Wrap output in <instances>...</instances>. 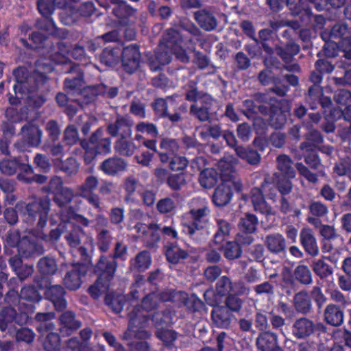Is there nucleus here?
Listing matches in <instances>:
<instances>
[{
  "label": "nucleus",
  "instance_id": "nucleus-1",
  "mask_svg": "<svg viewBox=\"0 0 351 351\" xmlns=\"http://www.w3.org/2000/svg\"><path fill=\"white\" fill-rule=\"evenodd\" d=\"M193 203L195 206L190 208L186 213L187 220L181 223L182 233L191 240L200 243L206 238V228L208 224L210 210L208 202L204 199L195 198Z\"/></svg>",
  "mask_w": 351,
  "mask_h": 351
},
{
  "label": "nucleus",
  "instance_id": "nucleus-2",
  "mask_svg": "<svg viewBox=\"0 0 351 351\" xmlns=\"http://www.w3.org/2000/svg\"><path fill=\"white\" fill-rule=\"evenodd\" d=\"M42 63L37 64V71L40 74L38 77L28 76L27 71L25 68H18L14 71V75L16 84L14 86L16 99L20 101L26 100L29 105L40 106L45 101L41 97H36L34 92L38 89L40 84L45 81V75L41 71Z\"/></svg>",
  "mask_w": 351,
  "mask_h": 351
},
{
  "label": "nucleus",
  "instance_id": "nucleus-3",
  "mask_svg": "<svg viewBox=\"0 0 351 351\" xmlns=\"http://www.w3.org/2000/svg\"><path fill=\"white\" fill-rule=\"evenodd\" d=\"M159 305V300L155 291L145 295L141 300V305L133 306L132 310L128 313V330L135 333L147 335V332L143 328L149 322V315L144 314L143 312L145 311L148 313L156 310Z\"/></svg>",
  "mask_w": 351,
  "mask_h": 351
},
{
  "label": "nucleus",
  "instance_id": "nucleus-4",
  "mask_svg": "<svg viewBox=\"0 0 351 351\" xmlns=\"http://www.w3.org/2000/svg\"><path fill=\"white\" fill-rule=\"evenodd\" d=\"M16 208L23 215L24 219L28 223H34L38 219L37 226L38 228H43L48 221L50 200L45 197L35 199L28 204L20 202L16 204Z\"/></svg>",
  "mask_w": 351,
  "mask_h": 351
},
{
  "label": "nucleus",
  "instance_id": "nucleus-5",
  "mask_svg": "<svg viewBox=\"0 0 351 351\" xmlns=\"http://www.w3.org/2000/svg\"><path fill=\"white\" fill-rule=\"evenodd\" d=\"M120 58L123 69L126 73L134 74L139 68L141 53L139 46L132 44L127 47H111V59Z\"/></svg>",
  "mask_w": 351,
  "mask_h": 351
},
{
  "label": "nucleus",
  "instance_id": "nucleus-6",
  "mask_svg": "<svg viewBox=\"0 0 351 351\" xmlns=\"http://www.w3.org/2000/svg\"><path fill=\"white\" fill-rule=\"evenodd\" d=\"M110 261L109 256L101 255L95 267V271L99 274L95 284L89 288V293L94 299H97L104 295L105 303L110 305L109 295L110 287Z\"/></svg>",
  "mask_w": 351,
  "mask_h": 351
},
{
  "label": "nucleus",
  "instance_id": "nucleus-7",
  "mask_svg": "<svg viewBox=\"0 0 351 351\" xmlns=\"http://www.w3.org/2000/svg\"><path fill=\"white\" fill-rule=\"evenodd\" d=\"M283 287L287 293L295 292L298 289V285L308 286L313 282L312 273L308 265L298 264L292 272L283 274L282 278Z\"/></svg>",
  "mask_w": 351,
  "mask_h": 351
},
{
  "label": "nucleus",
  "instance_id": "nucleus-8",
  "mask_svg": "<svg viewBox=\"0 0 351 351\" xmlns=\"http://www.w3.org/2000/svg\"><path fill=\"white\" fill-rule=\"evenodd\" d=\"M35 285L41 289H45L46 298L50 300L57 311H62L66 306L64 299L65 291L60 285H52L47 277H41L34 280Z\"/></svg>",
  "mask_w": 351,
  "mask_h": 351
},
{
  "label": "nucleus",
  "instance_id": "nucleus-9",
  "mask_svg": "<svg viewBox=\"0 0 351 351\" xmlns=\"http://www.w3.org/2000/svg\"><path fill=\"white\" fill-rule=\"evenodd\" d=\"M110 125L106 129H98L90 137V143L92 145H96L94 150L93 147L86 149L84 158L86 164H89L94 159L97 154H108L109 152L110 142L108 140V134Z\"/></svg>",
  "mask_w": 351,
  "mask_h": 351
},
{
  "label": "nucleus",
  "instance_id": "nucleus-10",
  "mask_svg": "<svg viewBox=\"0 0 351 351\" xmlns=\"http://www.w3.org/2000/svg\"><path fill=\"white\" fill-rule=\"evenodd\" d=\"M322 332H326V327L323 324L315 323L306 317L297 318L292 324V335L296 339H306Z\"/></svg>",
  "mask_w": 351,
  "mask_h": 351
},
{
  "label": "nucleus",
  "instance_id": "nucleus-11",
  "mask_svg": "<svg viewBox=\"0 0 351 351\" xmlns=\"http://www.w3.org/2000/svg\"><path fill=\"white\" fill-rule=\"evenodd\" d=\"M258 225L257 216L247 213L241 217L238 223V232L236 239L243 245H250L254 241L253 234L256 231Z\"/></svg>",
  "mask_w": 351,
  "mask_h": 351
},
{
  "label": "nucleus",
  "instance_id": "nucleus-12",
  "mask_svg": "<svg viewBox=\"0 0 351 351\" xmlns=\"http://www.w3.org/2000/svg\"><path fill=\"white\" fill-rule=\"evenodd\" d=\"M113 5L112 14L116 17V20H111V26L120 27H128L130 24V18L136 12L125 0H111Z\"/></svg>",
  "mask_w": 351,
  "mask_h": 351
},
{
  "label": "nucleus",
  "instance_id": "nucleus-13",
  "mask_svg": "<svg viewBox=\"0 0 351 351\" xmlns=\"http://www.w3.org/2000/svg\"><path fill=\"white\" fill-rule=\"evenodd\" d=\"M320 36L322 39H334L341 46L351 47V28L345 22H338L330 31H323Z\"/></svg>",
  "mask_w": 351,
  "mask_h": 351
},
{
  "label": "nucleus",
  "instance_id": "nucleus-14",
  "mask_svg": "<svg viewBox=\"0 0 351 351\" xmlns=\"http://www.w3.org/2000/svg\"><path fill=\"white\" fill-rule=\"evenodd\" d=\"M269 184L268 180L264 178L260 186H254L250 191V198L254 210L266 216L272 214V208L266 202L263 194Z\"/></svg>",
  "mask_w": 351,
  "mask_h": 351
},
{
  "label": "nucleus",
  "instance_id": "nucleus-15",
  "mask_svg": "<svg viewBox=\"0 0 351 351\" xmlns=\"http://www.w3.org/2000/svg\"><path fill=\"white\" fill-rule=\"evenodd\" d=\"M272 31L269 29H262L258 32L259 39L261 40V47L265 54L263 58V63L265 66L274 67L275 69H280L281 62L277 57L274 56V49L267 43L269 37L271 36Z\"/></svg>",
  "mask_w": 351,
  "mask_h": 351
},
{
  "label": "nucleus",
  "instance_id": "nucleus-16",
  "mask_svg": "<svg viewBox=\"0 0 351 351\" xmlns=\"http://www.w3.org/2000/svg\"><path fill=\"white\" fill-rule=\"evenodd\" d=\"M135 228L147 247H154L160 242V229L157 223L152 222L149 225H146L138 223L135 226Z\"/></svg>",
  "mask_w": 351,
  "mask_h": 351
},
{
  "label": "nucleus",
  "instance_id": "nucleus-17",
  "mask_svg": "<svg viewBox=\"0 0 351 351\" xmlns=\"http://www.w3.org/2000/svg\"><path fill=\"white\" fill-rule=\"evenodd\" d=\"M82 84L83 80L82 75L72 79L67 78L64 81V86L66 90L79 92V95L84 98L82 102L89 104L94 101L97 93L93 86L86 87L81 91Z\"/></svg>",
  "mask_w": 351,
  "mask_h": 351
},
{
  "label": "nucleus",
  "instance_id": "nucleus-18",
  "mask_svg": "<svg viewBox=\"0 0 351 351\" xmlns=\"http://www.w3.org/2000/svg\"><path fill=\"white\" fill-rule=\"evenodd\" d=\"M256 345L259 351H284L278 343L277 333L271 330L260 332Z\"/></svg>",
  "mask_w": 351,
  "mask_h": 351
},
{
  "label": "nucleus",
  "instance_id": "nucleus-19",
  "mask_svg": "<svg viewBox=\"0 0 351 351\" xmlns=\"http://www.w3.org/2000/svg\"><path fill=\"white\" fill-rule=\"evenodd\" d=\"M274 49V54L276 53L284 64H288L294 61V57L300 53L301 49L298 44L291 40L276 45Z\"/></svg>",
  "mask_w": 351,
  "mask_h": 351
},
{
  "label": "nucleus",
  "instance_id": "nucleus-20",
  "mask_svg": "<svg viewBox=\"0 0 351 351\" xmlns=\"http://www.w3.org/2000/svg\"><path fill=\"white\" fill-rule=\"evenodd\" d=\"M151 108L154 115L159 119H167L172 123H178L182 120V116L179 112L169 114L168 112V104L167 99L158 97L151 103Z\"/></svg>",
  "mask_w": 351,
  "mask_h": 351
},
{
  "label": "nucleus",
  "instance_id": "nucleus-21",
  "mask_svg": "<svg viewBox=\"0 0 351 351\" xmlns=\"http://www.w3.org/2000/svg\"><path fill=\"white\" fill-rule=\"evenodd\" d=\"M232 196L233 192L230 183L223 181L215 189L212 201L215 206L222 208L230 203Z\"/></svg>",
  "mask_w": 351,
  "mask_h": 351
},
{
  "label": "nucleus",
  "instance_id": "nucleus-22",
  "mask_svg": "<svg viewBox=\"0 0 351 351\" xmlns=\"http://www.w3.org/2000/svg\"><path fill=\"white\" fill-rule=\"evenodd\" d=\"M85 266L83 265L75 264L66 272L64 278V284L65 287L70 290L77 289L81 284V277L85 275Z\"/></svg>",
  "mask_w": 351,
  "mask_h": 351
},
{
  "label": "nucleus",
  "instance_id": "nucleus-23",
  "mask_svg": "<svg viewBox=\"0 0 351 351\" xmlns=\"http://www.w3.org/2000/svg\"><path fill=\"white\" fill-rule=\"evenodd\" d=\"M158 157L162 163H167L171 158L178 154L180 145L176 139L167 138L165 137L160 142Z\"/></svg>",
  "mask_w": 351,
  "mask_h": 351
},
{
  "label": "nucleus",
  "instance_id": "nucleus-24",
  "mask_svg": "<svg viewBox=\"0 0 351 351\" xmlns=\"http://www.w3.org/2000/svg\"><path fill=\"white\" fill-rule=\"evenodd\" d=\"M132 120L128 117L118 115L114 124H111V136L131 137Z\"/></svg>",
  "mask_w": 351,
  "mask_h": 351
},
{
  "label": "nucleus",
  "instance_id": "nucleus-25",
  "mask_svg": "<svg viewBox=\"0 0 351 351\" xmlns=\"http://www.w3.org/2000/svg\"><path fill=\"white\" fill-rule=\"evenodd\" d=\"M344 313L340 305L330 303L324 311V320L332 326H340L343 322Z\"/></svg>",
  "mask_w": 351,
  "mask_h": 351
},
{
  "label": "nucleus",
  "instance_id": "nucleus-26",
  "mask_svg": "<svg viewBox=\"0 0 351 351\" xmlns=\"http://www.w3.org/2000/svg\"><path fill=\"white\" fill-rule=\"evenodd\" d=\"M316 0H287V6L295 16H299L302 19L304 17L310 19L313 16V12L308 1H315Z\"/></svg>",
  "mask_w": 351,
  "mask_h": 351
},
{
  "label": "nucleus",
  "instance_id": "nucleus-27",
  "mask_svg": "<svg viewBox=\"0 0 351 351\" xmlns=\"http://www.w3.org/2000/svg\"><path fill=\"white\" fill-rule=\"evenodd\" d=\"M166 259L169 263L178 264L189 256L188 252L181 249L176 241H168L165 245Z\"/></svg>",
  "mask_w": 351,
  "mask_h": 351
},
{
  "label": "nucleus",
  "instance_id": "nucleus-28",
  "mask_svg": "<svg viewBox=\"0 0 351 351\" xmlns=\"http://www.w3.org/2000/svg\"><path fill=\"white\" fill-rule=\"evenodd\" d=\"M194 18L197 25L205 31L215 30L217 26V20L213 13L205 9L195 12Z\"/></svg>",
  "mask_w": 351,
  "mask_h": 351
},
{
  "label": "nucleus",
  "instance_id": "nucleus-29",
  "mask_svg": "<svg viewBox=\"0 0 351 351\" xmlns=\"http://www.w3.org/2000/svg\"><path fill=\"white\" fill-rule=\"evenodd\" d=\"M265 245L273 254L284 253L287 248V241L280 233L269 234L266 236Z\"/></svg>",
  "mask_w": 351,
  "mask_h": 351
},
{
  "label": "nucleus",
  "instance_id": "nucleus-30",
  "mask_svg": "<svg viewBox=\"0 0 351 351\" xmlns=\"http://www.w3.org/2000/svg\"><path fill=\"white\" fill-rule=\"evenodd\" d=\"M242 244L240 241H237L236 237L234 241H227L226 243L222 244L219 250L223 252V255L228 261L239 259L242 256L243 248Z\"/></svg>",
  "mask_w": 351,
  "mask_h": 351
},
{
  "label": "nucleus",
  "instance_id": "nucleus-31",
  "mask_svg": "<svg viewBox=\"0 0 351 351\" xmlns=\"http://www.w3.org/2000/svg\"><path fill=\"white\" fill-rule=\"evenodd\" d=\"M18 252L23 257L29 258L40 255L43 249L34 240L23 237L19 243Z\"/></svg>",
  "mask_w": 351,
  "mask_h": 351
},
{
  "label": "nucleus",
  "instance_id": "nucleus-32",
  "mask_svg": "<svg viewBox=\"0 0 351 351\" xmlns=\"http://www.w3.org/2000/svg\"><path fill=\"white\" fill-rule=\"evenodd\" d=\"M63 5L59 14L61 22L65 25H71L75 23L78 15V8L75 3L64 0Z\"/></svg>",
  "mask_w": 351,
  "mask_h": 351
},
{
  "label": "nucleus",
  "instance_id": "nucleus-33",
  "mask_svg": "<svg viewBox=\"0 0 351 351\" xmlns=\"http://www.w3.org/2000/svg\"><path fill=\"white\" fill-rule=\"evenodd\" d=\"M300 243L308 254L315 256L319 253V247L311 230L304 228L300 234Z\"/></svg>",
  "mask_w": 351,
  "mask_h": 351
},
{
  "label": "nucleus",
  "instance_id": "nucleus-34",
  "mask_svg": "<svg viewBox=\"0 0 351 351\" xmlns=\"http://www.w3.org/2000/svg\"><path fill=\"white\" fill-rule=\"evenodd\" d=\"M213 323L217 328H229L232 322V314L223 306L215 308L211 312Z\"/></svg>",
  "mask_w": 351,
  "mask_h": 351
},
{
  "label": "nucleus",
  "instance_id": "nucleus-35",
  "mask_svg": "<svg viewBox=\"0 0 351 351\" xmlns=\"http://www.w3.org/2000/svg\"><path fill=\"white\" fill-rule=\"evenodd\" d=\"M152 265V255L148 250H142L130 261L131 271L142 273Z\"/></svg>",
  "mask_w": 351,
  "mask_h": 351
},
{
  "label": "nucleus",
  "instance_id": "nucleus-36",
  "mask_svg": "<svg viewBox=\"0 0 351 351\" xmlns=\"http://www.w3.org/2000/svg\"><path fill=\"white\" fill-rule=\"evenodd\" d=\"M21 134L29 145L36 147L40 145L42 132L38 126L32 123H27L21 128Z\"/></svg>",
  "mask_w": 351,
  "mask_h": 351
},
{
  "label": "nucleus",
  "instance_id": "nucleus-37",
  "mask_svg": "<svg viewBox=\"0 0 351 351\" xmlns=\"http://www.w3.org/2000/svg\"><path fill=\"white\" fill-rule=\"evenodd\" d=\"M293 306L297 312L302 314L306 315L311 312L312 308L311 299L306 291L303 290L294 295Z\"/></svg>",
  "mask_w": 351,
  "mask_h": 351
},
{
  "label": "nucleus",
  "instance_id": "nucleus-38",
  "mask_svg": "<svg viewBox=\"0 0 351 351\" xmlns=\"http://www.w3.org/2000/svg\"><path fill=\"white\" fill-rule=\"evenodd\" d=\"M221 175L215 168H205L199 176V182L204 189H210L217 183Z\"/></svg>",
  "mask_w": 351,
  "mask_h": 351
},
{
  "label": "nucleus",
  "instance_id": "nucleus-39",
  "mask_svg": "<svg viewBox=\"0 0 351 351\" xmlns=\"http://www.w3.org/2000/svg\"><path fill=\"white\" fill-rule=\"evenodd\" d=\"M217 230L213 235L212 243L214 245H221L226 237L230 235L232 226L228 221L223 219H217L216 221Z\"/></svg>",
  "mask_w": 351,
  "mask_h": 351
},
{
  "label": "nucleus",
  "instance_id": "nucleus-40",
  "mask_svg": "<svg viewBox=\"0 0 351 351\" xmlns=\"http://www.w3.org/2000/svg\"><path fill=\"white\" fill-rule=\"evenodd\" d=\"M171 60V53L167 50L158 49L155 51L154 56L149 60V69L152 71L161 70L165 65Z\"/></svg>",
  "mask_w": 351,
  "mask_h": 351
},
{
  "label": "nucleus",
  "instance_id": "nucleus-41",
  "mask_svg": "<svg viewBox=\"0 0 351 351\" xmlns=\"http://www.w3.org/2000/svg\"><path fill=\"white\" fill-rule=\"evenodd\" d=\"M33 306H30L27 311H24L18 315L16 310L12 307L5 308L1 311V317L8 322H15L17 324L22 325L25 324L29 318L28 313L33 312Z\"/></svg>",
  "mask_w": 351,
  "mask_h": 351
},
{
  "label": "nucleus",
  "instance_id": "nucleus-42",
  "mask_svg": "<svg viewBox=\"0 0 351 351\" xmlns=\"http://www.w3.org/2000/svg\"><path fill=\"white\" fill-rule=\"evenodd\" d=\"M61 323L60 332L62 335H69L73 330L78 329L81 323L76 320L74 314L71 311L63 313L60 317Z\"/></svg>",
  "mask_w": 351,
  "mask_h": 351
},
{
  "label": "nucleus",
  "instance_id": "nucleus-43",
  "mask_svg": "<svg viewBox=\"0 0 351 351\" xmlns=\"http://www.w3.org/2000/svg\"><path fill=\"white\" fill-rule=\"evenodd\" d=\"M235 152L239 158L245 160L250 165H256L261 162V156L256 149L243 146H238L235 148Z\"/></svg>",
  "mask_w": 351,
  "mask_h": 351
},
{
  "label": "nucleus",
  "instance_id": "nucleus-44",
  "mask_svg": "<svg viewBox=\"0 0 351 351\" xmlns=\"http://www.w3.org/2000/svg\"><path fill=\"white\" fill-rule=\"evenodd\" d=\"M130 137H119L114 143V150L119 156L130 157L136 149L134 142L129 141Z\"/></svg>",
  "mask_w": 351,
  "mask_h": 351
},
{
  "label": "nucleus",
  "instance_id": "nucleus-45",
  "mask_svg": "<svg viewBox=\"0 0 351 351\" xmlns=\"http://www.w3.org/2000/svg\"><path fill=\"white\" fill-rule=\"evenodd\" d=\"M277 168L282 174V176L289 178H294L295 170L293 167L291 158L287 155H280L277 158Z\"/></svg>",
  "mask_w": 351,
  "mask_h": 351
},
{
  "label": "nucleus",
  "instance_id": "nucleus-46",
  "mask_svg": "<svg viewBox=\"0 0 351 351\" xmlns=\"http://www.w3.org/2000/svg\"><path fill=\"white\" fill-rule=\"evenodd\" d=\"M323 88L321 86L311 85L308 87L305 100L310 109L315 110L319 107V99L323 96Z\"/></svg>",
  "mask_w": 351,
  "mask_h": 351
},
{
  "label": "nucleus",
  "instance_id": "nucleus-47",
  "mask_svg": "<svg viewBox=\"0 0 351 351\" xmlns=\"http://www.w3.org/2000/svg\"><path fill=\"white\" fill-rule=\"evenodd\" d=\"M152 322L154 326L158 328H163L172 323L171 313L169 310L156 311L152 315Z\"/></svg>",
  "mask_w": 351,
  "mask_h": 351
},
{
  "label": "nucleus",
  "instance_id": "nucleus-48",
  "mask_svg": "<svg viewBox=\"0 0 351 351\" xmlns=\"http://www.w3.org/2000/svg\"><path fill=\"white\" fill-rule=\"evenodd\" d=\"M311 267L313 272L322 280L332 275V267L322 259L313 262Z\"/></svg>",
  "mask_w": 351,
  "mask_h": 351
},
{
  "label": "nucleus",
  "instance_id": "nucleus-49",
  "mask_svg": "<svg viewBox=\"0 0 351 351\" xmlns=\"http://www.w3.org/2000/svg\"><path fill=\"white\" fill-rule=\"evenodd\" d=\"M234 286H237V284L233 285L229 277L223 276L217 281L215 291L220 296H228L234 292Z\"/></svg>",
  "mask_w": 351,
  "mask_h": 351
},
{
  "label": "nucleus",
  "instance_id": "nucleus-50",
  "mask_svg": "<svg viewBox=\"0 0 351 351\" xmlns=\"http://www.w3.org/2000/svg\"><path fill=\"white\" fill-rule=\"evenodd\" d=\"M205 93L199 92L198 82L195 80H189L186 85V90L184 93V98L189 101H192L195 104L197 101L201 99V97Z\"/></svg>",
  "mask_w": 351,
  "mask_h": 351
},
{
  "label": "nucleus",
  "instance_id": "nucleus-51",
  "mask_svg": "<svg viewBox=\"0 0 351 351\" xmlns=\"http://www.w3.org/2000/svg\"><path fill=\"white\" fill-rule=\"evenodd\" d=\"M346 0H316L315 1H308L309 3L314 4L315 8L317 11H323L327 7L328 10H339L343 7Z\"/></svg>",
  "mask_w": 351,
  "mask_h": 351
},
{
  "label": "nucleus",
  "instance_id": "nucleus-52",
  "mask_svg": "<svg viewBox=\"0 0 351 351\" xmlns=\"http://www.w3.org/2000/svg\"><path fill=\"white\" fill-rule=\"evenodd\" d=\"M54 318L55 314L53 312L38 313L35 316V319L40 322V324L38 326L37 330L38 331H50L53 330L54 325L49 322Z\"/></svg>",
  "mask_w": 351,
  "mask_h": 351
},
{
  "label": "nucleus",
  "instance_id": "nucleus-53",
  "mask_svg": "<svg viewBox=\"0 0 351 351\" xmlns=\"http://www.w3.org/2000/svg\"><path fill=\"white\" fill-rule=\"evenodd\" d=\"M244 304V300L241 298H240L238 295L237 292L234 291L233 293L229 294L225 301V308L229 312H234L239 313Z\"/></svg>",
  "mask_w": 351,
  "mask_h": 351
},
{
  "label": "nucleus",
  "instance_id": "nucleus-54",
  "mask_svg": "<svg viewBox=\"0 0 351 351\" xmlns=\"http://www.w3.org/2000/svg\"><path fill=\"white\" fill-rule=\"evenodd\" d=\"M128 247L118 242L115 246L113 256H111L114 260L111 261V278H113L114 271L117 267V263L115 260L119 259L121 261H125L127 259Z\"/></svg>",
  "mask_w": 351,
  "mask_h": 351
},
{
  "label": "nucleus",
  "instance_id": "nucleus-55",
  "mask_svg": "<svg viewBox=\"0 0 351 351\" xmlns=\"http://www.w3.org/2000/svg\"><path fill=\"white\" fill-rule=\"evenodd\" d=\"M199 106L207 111L213 117L217 113L218 110V101L211 95L205 93L199 99Z\"/></svg>",
  "mask_w": 351,
  "mask_h": 351
},
{
  "label": "nucleus",
  "instance_id": "nucleus-56",
  "mask_svg": "<svg viewBox=\"0 0 351 351\" xmlns=\"http://www.w3.org/2000/svg\"><path fill=\"white\" fill-rule=\"evenodd\" d=\"M157 338L163 342L166 346H172L178 338V332L173 330L158 328L155 332Z\"/></svg>",
  "mask_w": 351,
  "mask_h": 351
},
{
  "label": "nucleus",
  "instance_id": "nucleus-57",
  "mask_svg": "<svg viewBox=\"0 0 351 351\" xmlns=\"http://www.w3.org/2000/svg\"><path fill=\"white\" fill-rule=\"evenodd\" d=\"M136 134H146L149 138H156L159 135L158 129L156 125L149 122H139L135 125Z\"/></svg>",
  "mask_w": 351,
  "mask_h": 351
},
{
  "label": "nucleus",
  "instance_id": "nucleus-58",
  "mask_svg": "<svg viewBox=\"0 0 351 351\" xmlns=\"http://www.w3.org/2000/svg\"><path fill=\"white\" fill-rule=\"evenodd\" d=\"M325 42L323 47L324 56L326 58H335L341 51V44L333 38H322Z\"/></svg>",
  "mask_w": 351,
  "mask_h": 351
},
{
  "label": "nucleus",
  "instance_id": "nucleus-59",
  "mask_svg": "<svg viewBox=\"0 0 351 351\" xmlns=\"http://www.w3.org/2000/svg\"><path fill=\"white\" fill-rule=\"evenodd\" d=\"M280 103L277 104V110H276V112H271L270 117H269V125L275 129L282 128L287 121L286 115L280 106Z\"/></svg>",
  "mask_w": 351,
  "mask_h": 351
},
{
  "label": "nucleus",
  "instance_id": "nucleus-60",
  "mask_svg": "<svg viewBox=\"0 0 351 351\" xmlns=\"http://www.w3.org/2000/svg\"><path fill=\"white\" fill-rule=\"evenodd\" d=\"M73 197V191L71 189L65 187L56 192L54 201L60 208H63L71 202Z\"/></svg>",
  "mask_w": 351,
  "mask_h": 351
},
{
  "label": "nucleus",
  "instance_id": "nucleus-61",
  "mask_svg": "<svg viewBox=\"0 0 351 351\" xmlns=\"http://www.w3.org/2000/svg\"><path fill=\"white\" fill-rule=\"evenodd\" d=\"M308 213L312 216L324 217L328 213V208L322 201L313 200L308 204Z\"/></svg>",
  "mask_w": 351,
  "mask_h": 351
},
{
  "label": "nucleus",
  "instance_id": "nucleus-62",
  "mask_svg": "<svg viewBox=\"0 0 351 351\" xmlns=\"http://www.w3.org/2000/svg\"><path fill=\"white\" fill-rule=\"evenodd\" d=\"M186 184V175L181 172L179 173L170 174L167 179V186L173 191H178L182 189Z\"/></svg>",
  "mask_w": 351,
  "mask_h": 351
},
{
  "label": "nucleus",
  "instance_id": "nucleus-63",
  "mask_svg": "<svg viewBox=\"0 0 351 351\" xmlns=\"http://www.w3.org/2000/svg\"><path fill=\"white\" fill-rule=\"evenodd\" d=\"M38 268L41 273L47 275L53 274L58 269L55 260L48 257H44L39 261Z\"/></svg>",
  "mask_w": 351,
  "mask_h": 351
},
{
  "label": "nucleus",
  "instance_id": "nucleus-64",
  "mask_svg": "<svg viewBox=\"0 0 351 351\" xmlns=\"http://www.w3.org/2000/svg\"><path fill=\"white\" fill-rule=\"evenodd\" d=\"M334 100L340 107H346L351 104V91L339 89L334 94Z\"/></svg>",
  "mask_w": 351,
  "mask_h": 351
}]
</instances>
